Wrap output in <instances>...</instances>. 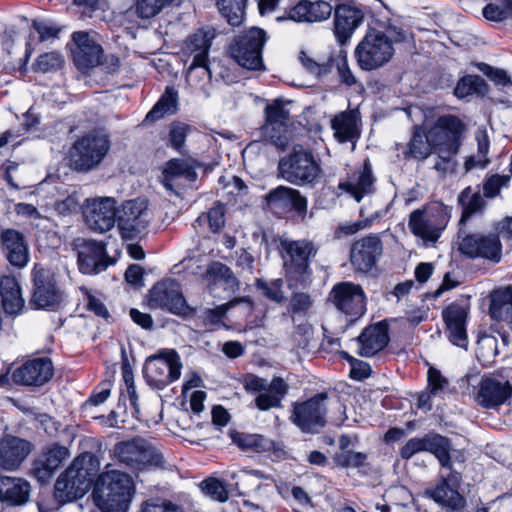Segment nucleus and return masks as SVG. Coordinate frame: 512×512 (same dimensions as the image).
I'll return each instance as SVG.
<instances>
[{"label": "nucleus", "mask_w": 512, "mask_h": 512, "mask_svg": "<svg viewBox=\"0 0 512 512\" xmlns=\"http://www.w3.org/2000/svg\"><path fill=\"white\" fill-rule=\"evenodd\" d=\"M190 126L184 123H173L169 131L168 144L182 153Z\"/></svg>", "instance_id": "nucleus-63"}, {"label": "nucleus", "mask_w": 512, "mask_h": 512, "mask_svg": "<svg viewBox=\"0 0 512 512\" xmlns=\"http://www.w3.org/2000/svg\"><path fill=\"white\" fill-rule=\"evenodd\" d=\"M216 32L211 27L198 29L189 35L184 44V52L196 61H208V53Z\"/></svg>", "instance_id": "nucleus-36"}, {"label": "nucleus", "mask_w": 512, "mask_h": 512, "mask_svg": "<svg viewBox=\"0 0 512 512\" xmlns=\"http://www.w3.org/2000/svg\"><path fill=\"white\" fill-rule=\"evenodd\" d=\"M177 106V93L173 89L167 88L164 95L147 114L146 119L158 120L165 114L174 113Z\"/></svg>", "instance_id": "nucleus-52"}, {"label": "nucleus", "mask_w": 512, "mask_h": 512, "mask_svg": "<svg viewBox=\"0 0 512 512\" xmlns=\"http://www.w3.org/2000/svg\"><path fill=\"white\" fill-rule=\"evenodd\" d=\"M489 314L492 319L512 324V287L504 286L490 294Z\"/></svg>", "instance_id": "nucleus-38"}, {"label": "nucleus", "mask_w": 512, "mask_h": 512, "mask_svg": "<svg viewBox=\"0 0 512 512\" xmlns=\"http://www.w3.org/2000/svg\"><path fill=\"white\" fill-rule=\"evenodd\" d=\"M247 0H216L221 14L231 26H239L245 14Z\"/></svg>", "instance_id": "nucleus-49"}, {"label": "nucleus", "mask_w": 512, "mask_h": 512, "mask_svg": "<svg viewBox=\"0 0 512 512\" xmlns=\"http://www.w3.org/2000/svg\"><path fill=\"white\" fill-rule=\"evenodd\" d=\"M111 148L108 135L102 131H91L79 137L70 147V167L78 172H89L97 168Z\"/></svg>", "instance_id": "nucleus-5"}, {"label": "nucleus", "mask_w": 512, "mask_h": 512, "mask_svg": "<svg viewBox=\"0 0 512 512\" xmlns=\"http://www.w3.org/2000/svg\"><path fill=\"white\" fill-rule=\"evenodd\" d=\"M433 148L429 139V133H425L423 128L415 126L413 136L408 143L407 157L418 160L426 159L432 152Z\"/></svg>", "instance_id": "nucleus-46"}, {"label": "nucleus", "mask_w": 512, "mask_h": 512, "mask_svg": "<svg viewBox=\"0 0 512 512\" xmlns=\"http://www.w3.org/2000/svg\"><path fill=\"white\" fill-rule=\"evenodd\" d=\"M63 63L64 59L60 52H48L37 58L34 69L43 73L51 72L61 68Z\"/></svg>", "instance_id": "nucleus-58"}, {"label": "nucleus", "mask_w": 512, "mask_h": 512, "mask_svg": "<svg viewBox=\"0 0 512 512\" xmlns=\"http://www.w3.org/2000/svg\"><path fill=\"white\" fill-rule=\"evenodd\" d=\"M314 305L313 297L307 292H292L287 305V313L294 323L305 320Z\"/></svg>", "instance_id": "nucleus-43"}, {"label": "nucleus", "mask_w": 512, "mask_h": 512, "mask_svg": "<svg viewBox=\"0 0 512 512\" xmlns=\"http://www.w3.org/2000/svg\"><path fill=\"white\" fill-rule=\"evenodd\" d=\"M148 305L152 309H162L183 318L195 313L187 304L180 283L174 279L157 282L149 291Z\"/></svg>", "instance_id": "nucleus-9"}, {"label": "nucleus", "mask_w": 512, "mask_h": 512, "mask_svg": "<svg viewBox=\"0 0 512 512\" xmlns=\"http://www.w3.org/2000/svg\"><path fill=\"white\" fill-rule=\"evenodd\" d=\"M459 202L463 207V216L466 217L481 211L485 205L480 191L472 192L470 187L464 189L459 195Z\"/></svg>", "instance_id": "nucleus-53"}, {"label": "nucleus", "mask_w": 512, "mask_h": 512, "mask_svg": "<svg viewBox=\"0 0 512 512\" xmlns=\"http://www.w3.org/2000/svg\"><path fill=\"white\" fill-rule=\"evenodd\" d=\"M115 454L121 463L134 470L159 468L165 463L162 454L141 438L118 443Z\"/></svg>", "instance_id": "nucleus-10"}, {"label": "nucleus", "mask_w": 512, "mask_h": 512, "mask_svg": "<svg viewBox=\"0 0 512 512\" xmlns=\"http://www.w3.org/2000/svg\"><path fill=\"white\" fill-rule=\"evenodd\" d=\"M266 40V32L263 29L251 27L234 38L229 47L230 55L243 68L262 70V50Z\"/></svg>", "instance_id": "nucleus-7"}, {"label": "nucleus", "mask_w": 512, "mask_h": 512, "mask_svg": "<svg viewBox=\"0 0 512 512\" xmlns=\"http://www.w3.org/2000/svg\"><path fill=\"white\" fill-rule=\"evenodd\" d=\"M232 440L242 450L256 453L269 452L275 447L272 440L259 434L236 433L232 436Z\"/></svg>", "instance_id": "nucleus-44"}, {"label": "nucleus", "mask_w": 512, "mask_h": 512, "mask_svg": "<svg viewBox=\"0 0 512 512\" xmlns=\"http://www.w3.org/2000/svg\"><path fill=\"white\" fill-rule=\"evenodd\" d=\"M367 455L352 450L342 451L335 455V463L342 468H361L366 465Z\"/></svg>", "instance_id": "nucleus-57"}, {"label": "nucleus", "mask_w": 512, "mask_h": 512, "mask_svg": "<svg viewBox=\"0 0 512 512\" xmlns=\"http://www.w3.org/2000/svg\"><path fill=\"white\" fill-rule=\"evenodd\" d=\"M451 451V440L432 432L423 437L409 439L400 449V456L402 459L408 460L417 453L429 452L435 456L443 468H451Z\"/></svg>", "instance_id": "nucleus-11"}, {"label": "nucleus", "mask_w": 512, "mask_h": 512, "mask_svg": "<svg viewBox=\"0 0 512 512\" xmlns=\"http://www.w3.org/2000/svg\"><path fill=\"white\" fill-rule=\"evenodd\" d=\"M141 512H184V509L170 500L157 499L146 501Z\"/></svg>", "instance_id": "nucleus-64"}, {"label": "nucleus", "mask_w": 512, "mask_h": 512, "mask_svg": "<svg viewBox=\"0 0 512 512\" xmlns=\"http://www.w3.org/2000/svg\"><path fill=\"white\" fill-rule=\"evenodd\" d=\"M374 180L371 164L369 160L366 159L362 170L355 173V175L350 178L348 182L342 184L341 187H343L359 202L364 195L373 192Z\"/></svg>", "instance_id": "nucleus-39"}, {"label": "nucleus", "mask_w": 512, "mask_h": 512, "mask_svg": "<svg viewBox=\"0 0 512 512\" xmlns=\"http://www.w3.org/2000/svg\"><path fill=\"white\" fill-rule=\"evenodd\" d=\"M450 220V210L439 203L412 211L409 215L408 227L426 244L435 243L445 230Z\"/></svg>", "instance_id": "nucleus-6"}, {"label": "nucleus", "mask_w": 512, "mask_h": 512, "mask_svg": "<svg viewBox=\"0 0 512 512\" xmlns=\"http://www.w3.org/2000/svg\"><path fill=\"white\" fill-rule=\"evenodd\" d=\"M358 354L362 357H372L382 351L389 343L388 324L385 321L367 326L357 337Z\"/></svg>", "instance_id": "nucleus-31"}, {"label": "nucleus", "mask_w": 512, "mask_h": 512, "mask_svg": "<svg viewBox=\"0 0 512 512\" xmlns=\"http://www.w3.org/2000/svg\"><path fill=\"white\" fill-rule=\"evenodd\" d=\"M117 217L116 200L112 197L86 199L84 218L94 232L105 233L111 230Z\"/></svg>", "instance_id": "nucleus-19"}, {"label": "nucleus", "mask_w": 512, "mask_h": 512, "mask_svg": "<svg viewBox=\"0 0 512 512\" xmlns=\"http://www.w3.org/2000/svg\"><path fill=\"white\" fill-rule=\"evenodd\" d=\"M330 299L339 311L353 318L362 316L366 310L361 286L351 282L335 285L330 292Z\"/></svg>", "instance_id": "nucleus-21"}, {"label": "nucleus", "mask_w": 512, "mask_h": 512, "mask_svg": "<svg viewBox=\"0 0 512 512\" xmlns=\"http://www.w3.org/2000/svg\"><path fill=\"white\" fill-rule=\"evenodd\" d=\"M300 61L309 73L316 75L317 77L328 75L331 72L334 63V59L332 58L328 59L325 63H318L307 56L304 52H301L300 54Z\"/></svg>", "instance_id": "nucleus-62"}, {"label": "nucleus", "mask_w": 512, "mask_h": 512, "mask_svg": "<svg viewBox=\"0 0 512 512\" xmlns=\"http://www.w3.org/2000/svg\"><path fill=\"white\" fill-rule=\"evenodd\" d=\"M290 117L289 110L280 100H275L265 108V122L288 124Z\"/></svg>", "instance_id": "nucleus-61"}, {"label": "nucleus", "mask_w": 512, "mask_h": 512, "mask_svg": "<svg viewBox=\"0 0 512 512\" xmlns=\"http://www.w3.org/2000/svg\"><path fill=\"white\" fill-rule=\"evenodd\" d=\"M210 80L211 71L208 66V61L192 60L186 73V81L189 86L195 90H201L207 93L206 87Z\"/></svg>", "instance_id": "nucleus-45"}, {"label": "nucleus", "mask_w": 512, "mask_h": 512, "mask_svg": "<svg viewBox=\"0 0 512 512\" xmlns=\"http://www.w3.org/2000/svg\"><path fill=\"white\" fill-rule=\"evenodd\" d=\"M383 252L380 238L369 235L353 243L350 250L352 266L359 272H369L377 263Z\"/></svg>", "instance_id": "nucleus-22"}, {"label": "nucleus", "mask_w": 512, "mask_h": 512, "mask_svg": "<svg viewBox=\"0 0 512 512\" xmlns=\"http://www.w3.org/2000/svg\"><path fill=\"white\" fill-rule=\"evenodd\" d=\"M265 200L267 208L275 215L282 216L293 210L301 219L306 216L307 199L296 189L278 186L265 196Z\"/></svg>", "instance_id": "nucleus-20"}, {"label": "nucleus", "mask_w": 512, "mask_h": 512, "mask_svg": "<svg viewBox=\"0 0 512 512\" xmlns=\"http://www.w3.org/2000/svg\"><path fill=\"white\" fill-rule=\"evenodd\" d=\"M331 127L334 131V137L340 143H355L359 137L354 111H344L336 115L331 121Z\"/></svg>", "instance_id": "nucleus-40"}, {"label": "nucleus", "mask_w": 512, "mask_h": 512, "mask_svg": "<svg viewBox=\"0 0 512 512\" xmlns=\"http://www.w3.org/2000/svg\"><path fill=\"white\" fill-rule=\"evenodd\" d=\"M467 315V309L457 303L450 304L442 312L450 341L461 348H466L468 345L466 332Z\"/></svg>", "instance_id": "nucleus-32"}, {"label": "nucleus", "mask_w": 512, "mask_h": 512, "mask_svg": "<svg viewBox=\"0 0 512 512\" xmlns=\"http://www.w3.org/2000/svg\"><path fill=\"white\" fill-rule=\"evenodd\" d=\"M28 481L18 477L0 476V501L16 506L25 504L30 496Z\"/></svg>", "instance_id": "nucleus-35"}, {"label": "nucleus", "mask_w": 512, "mask_h": 512, "mask_svg": "<svg viewBox=\"0 0 512 512\" xmlns=\"http://www.w3.org/2000/svg\"><path fill=\"white\" fill-rule=\"evenodd\" d=\"M426 494L450 511H458L465 505V499L458 490L446 483L439 482L434 488L427 489Z\"/></svg>", "instance_id": "nucleus-41"}, {"label": "nucleus", "mask_w": 512, "mask_h": 512, "mask_svg": "<svg viewBox=\"0 0 512 512\" xmlns=\"http://www.w3.org/2000/svg\"><path fill=\"white\" fill-rule=\"evenodd\" d=\"M112 264L105 245L94 240H85L78 246V265L84 274H98Z\"/></svg>", "instance_id": "nucleus-25"}, {"label": "nucleus", "mask_w": 512, "mask_h": 512, "mask_svg": "<svg viewBox=\"0 0 512 512\" xmlns=\"http://www.w3.org/2000/svg\"><path fill=\"white\" fill-rule=\"evenodd\" d=\"M33 296L31 304L36 308H54L61 302V291L56 285L55 273L36 264L32 270Z\"/></svg>", "instance_id": "nucleus-17"}, {"label": "nucleus", "mask_w": 512, "mask_h": 512, "mask_svg": "<svg viewBox=\"0 0 512 512\" xmlns=\"http://www.w3.org/2000/svg\"><path fill=\"white\" fill-rule=\"evenodd\" d=\"M1 249L7 261L16 268H23L29 261V248L24 235L15 229L0 234Z\"/></svg>", "instance_id": "nucleus-30"}, {"label": "nucleus", "mask_w": 512, "mask_h": 512, "mask_svg": "<svg viewBox=\"0 0 512 512\" xmlns=\"http://www.w3.org/2000/svg\"><path fill=\"white\" fill-rule=\"evenodd\" d=\"M99 469L100 462L92 453L76 457L58 476L54 485L55 499L68 503L82 498L89 491Z\"/></svg>", "instance_id": "nucleus-1"}, {"label": "nucleus", "mask_w": 512, "mask_h": 512, "mask_svg": "<svg viewBox=\"0 0 512 512\" xmlns=\"http://www.w3.org/2000/svg\"><path fill=\"white\" fill-rule=\"evenodd\" d=\"M53 370V363L49 358H36L17 368L12 377L15 383L42 386L51 379Z\"/></svg>", "instance_id": "nucleus-29"}, {"label": "nucleus", "mask_w": 512, "mask_h": 512, "mask_svg": "<svg viewBox=\"0 0 512 512\" xmlns=\"http://www.w3.org/2000/svg\"><path fill=\"white\" fill-rule=\"evenodd\" d=\"M464 126L460 119L453 115L438 118L435 125L428 131L429 139L435 153L457 154L461 144Z\"/></svg>", "instance_id": "nucleus-13"}, {"label": "nucleus", "mask_w": 512, "mask_h": 512, "mask_svg": "<svg viewBox=\"0 0 512 512\" xmlns=\"http://www.w3.org/2000/svg\"><path fill=\"white\" fill-rule=\"evenodd\" d=\"M182 363L175 351L149 357L144 365V376L149 385L163 389L180 377Z\"/></svg>", "instance_id": "nucleus-14"}, {"label": "nucleus", "mask_w": 512, "mask_h": 512, "mask_svg": "<svg viewBox=\"0 0 512 512\" xmlns=\"http://www.w3.org/2000/svg\"><path fill=\"white\" fill-rule=\"evenodd\" d=\"M326 393H318L309 400L294 406L292 420L303 432H317L325 426Z\"/></svg>", "instance_id": "nucleus-18"}, {"label": "nucleus", "mask_w": 512, "mask_h": 512, "mask_svg": "<svg viewBox=\"0 0 512 512\" xmlns=\"http://www.w3.org/2000/svg\"><path fill=\"white\" fill-rule=\"evenodd\" d=\"M282 284L283 282L281 279H276L271 282H267L262 279L256 280L257 289H259L265 297L276 303H281L285 300Z\"/></svg>", "instance_id": "nucleus-59"}, {"label": "nucleus", "mask_w": 512, "mask_h": 512, "mask_svg": "<svg viewBox=\"0 0 512 512\" xmlns=\"http://www.w3.org/2000/svg\"><path fill=\"white\" fill-rule=\"evenodd\" d=\"M394 52L382 31L370 29L356 46L355 57L362 70L372 71L387 64Z\"/></svg>", "instance_id": "nucleus-8"}, {"label": "nucleus", "mask_w": 512, "mask_h": 512, "mask_svg": "<svg viewBox=\"0 0 512 512\" xmlns=\"http://www.w3.org/2000/svg\"><path fill=\"white\" fill-rule=\"evenodd\" d=\"M198 225L208 223L212 232H219L225 225V207L217 203L207 213L200 215L196 221Z\"/></svg>", "instance_id": "nucleus-54"}, {"label": "nucleus", "mask_w": 512, "mask_h": 512, "mask_svg": "<svg viewBox=\"0 0 512 512\" xmlns=\"http://www.w3.org/2000/svg\"><path fill=\"white\" fill-rule=\"evenodd\" d=\"M476 353L480 360L490 362L498 354L497 338L492 335H482L479 337Z\"/></svg>", "instance_id": "nucleus-56"}, {"label": "nucleus", "mask_w": 512, "mask_h": 512, "mask_svg": "<svg viewBox=\"0 0 512 512\" xmlns=\"http://www.w3.org/2000/svg\"><path fill=\"white\" fill-rule=\"evenodd\" d=\"M72 39L76 45L72 52L73 61L80 71L86 72L101 63L102 47L87 32H74Z\"/></svg>", "instance_id": "nucleus-27"}, {"label": "nucleus", "mask_w": 512, "mask_h": 512, "mask_svg": "<svg viewBox=\"0 0 512 512\" xmlns=\"http://www.w3.org/2000/svg\"><path fill=\"white\" fill-rule=\"evenodd\" d=\"M69 456V450L60 445H53L42 453L33 463L32 473L38 481L47 482L64 460Z\"/></svg>", "instance_id": "nucleus-34"}, {"label": "nucleus", "mask_w": 512, "mask_h": 512, "mask_svg": "<svg viewBox=\"0 0 512 512\" xmlns=\"http://www.w3.org/2000/svg\"><path fill=\"white\" fill-rule=\"evenodd\" d=\"M278 176L295 186H314L320 179V162L310 149L296 145L279 160Z\"/></svg>", "instance_id": "nucleus-4"}, {"label": "nucleus", "mask_w": 512, "mask_h": 512, "mask_svg": "<svg viewBox=\"0 0 512 512\" xmlns=\"http://www.w3.org/2000/svg\"><path fill=\"white\" fill-rule=\"evenodd\" d=\"M511 395L512 386L510 382L493 376L481 380L475 400L483 408L492 409L504 404Z\"/></svg>", "instance_id": "nucleus-24"}, {"label": "nucleus", "mask_w": 512, "mask_h": 512, "mask_svg": "<svg viewBox=\"0 0 512 512\" xmlns=\"http://www.w3.org/2000/svg\"><path fill=\"white\" fill-rule=\"evenodd\" d=\"M481 71L497 86L508 95L506 98L494 97V99L507 107L512 105V80L502 69L493 68L487 64H482Z\"/></svg>", "instance_id": "nucleus-48"}, {"label": "nucleus", "mask_w": 512, "mask_h": 512, "mask_svg": "<svg viewBox=\"0 0 512 512\" xmlns=\"http://www.w3.org/2000/svg\"><path fill=\"white\" fill-rule=\"evenodd\" d=\"M334 10V34L341 45L351 38L364 19L363 11L350 4H337Z\"/></svg>", "instance_id": "nucleus-28"}, {"label": "nucleus", "mask_w": 512, "mask_h": 512, "mask_svg": "<svg viewBox=\"0 0 512 512\" xmlns=\"http://www.w3.org/2000/svg\"><path fill=\"white\" fill-rule=\"evenodd\" d=\"M209 284L223 283L224 289L235 292L239 288V282L232 270L221 262L211 263L205 273Z\"/></svg>", "instance_id": "nucleus-42"}, {"label": "nucleus", "mask_w": 512, "mask_h": 512, "mask_svg": "<svg viewBox=\"0 0 512 512\" xmlns=\"http://www.w3.org/2000/svg\"><path fill=\"white\" fill-rule=\"evenodd\" d=\"M262 135L266 141L284 149L289 143L288 124L265 122L262 126Z\"/></svg>", "instance_id": "nucleus-51"}, {"label": "nucleus", "mask_w": 512, "mask_h": 512, "mask_svg": "<svg viewBox=\"0 0 512 512\" xmlns=\"http://www.w3.org/2000/svg\"><path fill=\"white\" fill-rule=\"evenodd\" d=\"M116 223L122 238L138 237L149 223L146 201L137 198L124 202L117 210Z\"/></svg>", "instance_id": "nucleus-16"}, {"label": "nucleus", "mask_w": 512, "mask_h": 512, "mask_svg": "<svg viewBox=\"0 0 512 512\" xmlns=\"http://www.w3.org/2000/svg\"><path fill=\"white\" fill-rule=\"evenodd\" d=\"M244 388L248 392L258 393L255 405L259 410L267 411L282 406L281 402L288 392L289 385L280 377H275L268 383L264 378L247 375L244 380Z\"/></svg>", "instance_id": "nucleus-15"}, {"label": "nucleus", "mask_w": 512, "mask_h": 512, "mask_svg": "<svg viewBox=\"0 0 512 512\" xmlns=\"http://www.w3.org/2000/svg\"><path fill=\"white\" fill-rule=\"evenodd\" d=\"M33 444L18 436L5 434L0 437V469L17 470L31 453Z\"/></svg>", "instance_id": "nucleus-23"}, {"label": "nucleus", "mask_w": 512, "mask_h": 512, "mask_svg": "<svg viewBox=\"0 0 512 512\" xmlns=\"http://www.w3.org/2000/svg\"><path fill=\"white\" fill-rule=\"evenodd\" d=\"M200 163L194 158H172L166 164L162 172L161 182L163 186L179 195L177 181L181 178L193 182L197 178L196 168Z\"/></svg>", "instance_id": "nucleus-26"}, {"label": "nucleus", "mask_w": 512, "mask_h": 512, "mask_svg": "<svg viewBox=\"0 0 512 512\" xmlns=\"http://www.w3.org/2000/svg\"><path fill=\"white\" fill-rule=\"evenodd\" d=\"M333 6L325 0H300L287 11V18L297 22H320L327 20Z\"/></svg>", "instance_id": "nucleus-33"}, {"label": "nucleus", "mask_w": 512, "mask_h": 512, "mask_svg": "<svg viewBox=\"0 0 512 512\" xmlns=\"http://www.w3.org/2000/svg\"><path fill=\"white\" fill-rule=\"evenodd\" d=\"M200 488L203 493L211 497L213 500L225 502L228 499V491L224 484L215 479L208 478L200 483Z\"/></svg>", "instance_id": "nucleus-60"}, {"label": "nucleus", "mask_w": 512, "mask_h": 512, "mask_svg": "<svg viewBox=\"0 0 512 512\" xmlns=\"http://www.w3.org/2000/svg\"><path fill=\"white\" fill-rule=\"evenodd\" d=\"M171 4L173 3L170 0H136L135 13L140 18L148 19L158 15Z\"/></svg>", "instance_id": "nucleus-55"}, {"label": "nucleus", "mask_w": 512, "mask_h": 512, "mask_svg": "<svg viewBox=\"0 0 512 512\" xmlns=\"http://www.w3.org/2000/svg\"><path fill=\"white\" fill-rule=\"evenodd\" d=\"M283 267L290 289L305 287L311 282L310 258L317 254V248L308 240L281 239Z\"/></svg>", "instance_id": "nucleus-3"}, {"label": "nucleus", "mask_w": 512, "mask_h": 512, "mask_svg": "<svg viewBox=\"0 0 512 512\" xmlns=\"http://www.w3.org/2000/svg\"><path fill=\"white\" fill-rule=\"evenodd\" d=\"M245 304L249 312L253 309V301L250 297H236L227 303L219 305L212 309H206L203 312V320L205 324L216 325L222 322L226 313L233 307L239 304Z\"/></svg>", "instance_id": "nucleus-47"}, {"label": "nucleus", "mask_w": 512, "mask_h": 512, "mask_svg": "<svg viewBox=\"0 0 512 512\" xmlns=\"http://www.w3.org/2000/svg\"><path fill=\"white\" fill-rule=\"evenodd\" d=\"M109 467L97 479L92 492L94 503L102 512H126L134 493L133 479Z\"/></svg>", "instance_id": "nucleus-2"}, {"label": "nucleus", "mask_w": 512, "mask_h": 512, "mask_svg": "<svg viewBox=\"0 0 512 512\" xmlns=\"http://www.w3.org/2000/svg\"><path fill=\"white\" fill-rule=\"evenodd\" d=\"M458 249L469 258H483L494 263L500 262L502 258V244L498 233L459 232Z\"/></svg>", "instance_id": "nucleus-12"}, {"label": "nucleus", "mask_w": 512, "mask_h": 512, "mask_svg": "<svg viewBox=\"0 0 512 512\" xmlns=\"http://www.w3.org/2000/svg\"><path fill=\"white\" fill-rule=\"evenodd\" d=\"M485 90L486 82L483 78L477 75H467L458 81L454 94L457 98L464 99L474 94H484Z\"/></svg>", "instance_id": "nucleus-50"}, {"label": "nucleus", "mask_w": 512, "mask_h": 512, "mask_svg": "<svg viewBox=\"0 0 512 512\" xmlns=\"http://www.w3.org/2000/svg\"><path fill=\"white\" fill-rule=\"evenodd\" d=\"M0 295L2 306L6 314L17 315L24 308L20 286L12 276H4L0 280Z\"/></svg>", "instance_id": "nucleus-37"}]
</instances>
